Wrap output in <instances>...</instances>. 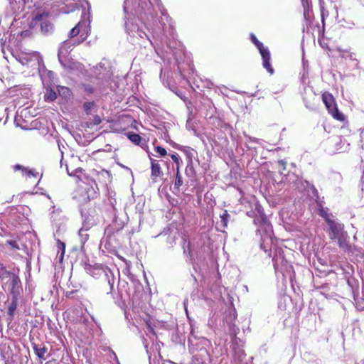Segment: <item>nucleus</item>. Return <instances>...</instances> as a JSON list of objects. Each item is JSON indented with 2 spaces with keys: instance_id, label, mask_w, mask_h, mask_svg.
Segmentation results:
<instances>
[{
  "instance_id": "obj_1",
  "label": "nucleus",
  "mask_w": 364,
  "mask_h": 364,
  "mask_svg": "<svg viewBox=\"0 0 364 364\" xmlns=\"http://www.w3.org/2000/svg\"><path fill=\"white\" fill-rule=\"evenodd\" d=\"M258 214L255 216L254 223L258 226L257 234L261 236L260 248L264 252H270L273 243L272 227L266 215L259 206H257Z\"/></svg>"
},
{
  "instance_id": "obj_2",
  "label": "nucleus",
  "mask_w": 364,
  "mask_h": 364,
  "mask_svg": "<svg viewBox=\"0 0 364 364\" xmlns=\"http://www.w3.org/2000/svg\"><path fill=\"white\" fill-rule=\"evenodd\" d=\"M321 98L328 114L336 120L343 122L346 117L339 111L335 97L329 92H323Z\"/></svg>"
},
{
  "instance_id": "obj_3",
  "label": "nucleus",
  "mask_w": 364,
  "mask_h": 364,
  "mask_svg": "<svg viewBox=\"0 0 364 364\" xmlns=\"http://www.w3.org/2000/svg\"><path fill=\"white\" fill-rule=\"evenodd\" d=\"M250 39L252 43L259 50L262 59V65L269 74L274 73V69L270 63L271 55L270 52L267 48H265L262 43H261L255 36V34H250Z\"/></svg>"
},
{
  "instance_id": "obj_4",
  "label": "nucleus",
  "mask_w": 364,
  "mask_h": 364,
  "mask_svg": "<svg viewBox=\"0 0 364 364\" xmlns=\"http://www.w3.org/2000/svg\"><path fill=\"white\" fill-rule=\"evenodd\" d=\"M9 287L10 294L12 295V297L16 296L18 298L23 289L21 282L18 274L13 275V278L10 280Z\"/></svg>"
},
{
  "instance_id": "obj_5",
  "label": "nucleus",
  "mask_w": 364,
  "mask_h": 364,
  "mask_svg": "<svg viewBox=\"0 0 364 364\" xmlns=\"http://www.w3.org/2000/svg\"><path fill=\"white\" fill-rule=\"evenodd\" d=\"M41 178V175L39 172L33 168H30L27 171L26 174L23 177V178L28 182L31 183H36L38 182L40 178Z\"/></svg>"
},
{
  "instance_id": "obj_6",
  "label": "nucleus",
  "mask_w": 364,
  "mask_h": 364,
  "mask_svg": "<svg viewBox=\"0 0 364 364\" xmlns=\"http://www.w3.org/2000/svg\"><path fill=\"white\" fill-rule=\"evenodd\" d=\"M151 161V171L152 177H159L163 174L161 166L157 160L152 159L149 156Z\"/></svg>"
},
{
  "instance_id": "obj_7",
  "label": "nucleus",
  "mask_w": 364,
  "mask_h": 364,
  "mask_svg": "<svg viewBox=\"0 0 364 364\" xmlns=\"http://www.w3.org/2000/svg\"><path fill=\"white\" fill-rule=\"evenodd\" d=\"M13 275H16V274L7 270L3 264H0V279L2 282L8 279L11 280L13 278Z\"/></svg>"
},
{
  "instance_id": "obj_8",
  "label": "nucleus",
  "mask_w": 364,
  "mask_h": 364,
  "mask_svg": "<svg viewBox=\"0 0 364 364\" xmlns=\"http://www.w3.org/2000/svg\"><path fill=\"white\" fill-rule=\"evenodd\" d=\"M18 297H12L11 303L8 306L7 314L12 320L18 306Z\"/></svg>"
},
{
  "instance_id": "obj_9",
  "label": "nucleus",
  "mask_w": 364,
  "mask_h": 364,
  "mask_svg": "<svg viewBox=\"0 0 364 364\" xmlns=\"http://www.w3.org/2000/svg\"><path fill=\"white\" fill-rule=\"evenodd\" d=\"M127 138L135 145H139L143 147V144H141L142 138L138 134L134 132H129L127 134Z\"/></svg>"
},
{
  "instance_id": "obj_10",
  "label": "nucleus",
  "mask_w": 364,
  "mask_h": 364,
  "mask_svg": "<svg viewBox=\"0 0 364 364\" xmlns=\"http://www.w3.org/2000/svg\"><path fill=\"white\" fill-rule=\"evenodd\" d=\"M36 355L41 360H45V354L47 352V348L45 346L39 347L38 345L35 344L33 347Z\"/></svg>"
},
{
  "instance_id": "obj_11",
  "label": "nucleus",
  "mask_w": 364,
  "mask_h": 364,
  "mask_svg": "<svg viewBox=\"0 0 364 364\" xmlns=\"http://www.w3.org/2000/svg\"><path fill=\"white\" fill-rule=\"evenodd\" d=\"M85 40V38H83L82 41H77L76 43H71L70 42H68V41H65L63 44V46H61L60 48V52L61 53H63V51H65L66 53H68L69 51V50H72V48L75 46V45H79L80 43H81L82 42H83Z\"/></svg>"
},
{
  "instance_id": "obj_12",
  "label": "nucleus",
  "mask_w": 364,
  "mask_h": 364,
  "mask_svg": "<svg viewBox=\"0 0 364 364\" xmlns=\"http://www.w3.org/2000/svg\"><path fill=\"white\" fill-rule=\"evenodd\" d=\"M48 13H42V14H37L34 17H33L31 21V26L32 27L36 26L39 21H41L44 16H48Z\"/></svg>"
},
{
  "instance_id": "obj_13",
  "label": "nucleus",
  "mask_w": 364,
  "mask_h": 364,
  "mask_svg": "<svg viewBox=\"0 0 364 364\" xmlns=\"http://www.w3.org/2000/svg\"><path fill=\"white\" fill-rule=\"evenodd\" d=\"M237 314L235 309H230L227 313V315L225 316V319L227 321H230V323H232L237 318Z\"/></svg>"
},
{
  "instance_id": "obj_14",
  "label": "nucleus",
  "mask_w": 364,
  "mask_h": 364,
  "mask_svg": "<svg viewBox=\"0 0 364 364\" xmlns=\"http://www.w3.org/2000/svg\"><path fill=\"white\" fill-rule=\"evenodd\" d=\"M12 169L14 172L21 171V176L23 178L26 174L27 171H28L29 168L23 166L20 164H16L12 166Z\"/></svg>"
},
{
  "instance_id": "obj_15",
  "label": "nucleus",
  "mask_w": 364,
  "mask_h": 364,
  "mask_svg": "<svg viewBox=\"0 0 364 364\" xmlns=\"http://www.w3.org/2000/svg\"><path fill=\"white\" fill-rule=\"evenodd\" d=\"M183 185V178L180 171H177L174 181V188L179 191L180 187Z\"/></svg>"
},
{
  "instance_id": "obj_16",
  "label": "nucleus",
  "mask_w": 364,
  "mask_h": 364,
  "mask_svg": "<svg viewBox=\"0 0 364 364\" xmlns=\"http://www.w3.org/2000/svg\"><path fill=\"white\" fill-rule=\"evenodd\" d=\"M44 98H45L46 101L53 102L56 100L57 94L52 89H50L49 90H48L46 94L45 95Z\"/></svg>"
},
{
  "instance_id": "obj_17",
  "label": "nucleus",
  "mask_w": 364,
  "mask_h": 364,
  "mask_svg": "<svg viewBox=\"0 0 364 364\" xmlns=\"http://www.w3.org/2000/svg\"><path fill=\"white\" fill-rule=\"evenodd\" d=\"M57 246L59 250H60V255L59 257L60 262H62L64 257L65 252V245L64 242L60 241V240H57Z\"/></svg>"
},
{
  "instance_id": "obj_18",
  "label": "nucleus",
  "mask_w": 364,
  "mask_h": 364,
  "mask_svg": "<svg viewBox=\"0 0 364 364\" xmlns=\"http://www.w3.org/2000/svg\"><path fill=\"white\" fill-rule=\"evenodd\" d=\"M304 18L307 21H311V19L313 18V11L309 9L307 4H306V5H304Z\"/></svg>"
},
{
  "instance_id": "obj_19",
  "label": "nucleus",
  "mask_w": 364,
  "mask_h": 364,
  "mask_svg": "<svg viewBox=\"0 0 364 364\" xmlns=\"http://www.w3.org/2000/svg\"><path fill=\"white\" fill-rule=\"evenodd\" d=\"M80 31V23H78L75 26H74L69 33V37L70 38H74L77 36Z\"/></svg>"
},
{
  "instance_id": "obj_20",
  "label": "nucleus",
  "mask_w": 364,
  "mask_h": 364,
  "mask_svg": "<svg viewBox=\"0 0 364 364\" xmlns=\"http://www.w3.org/2000/svg\"><path fill=\"white\" fill-rule=\"evenodd\" d=\"M101 122H102V119H101L100 117L98 115H95L92 121L90 122H87L86 124H87V127H90L92 126L99 125Z\"/></svg>"
},
{
  "instance_id": "obj_21",
  "label": "nucleus",
  "mask_w": 364,
  "mask_h": 364,
  "mask_svg": "<svg viewBox=\"0 0 364 364\" xmlns=\"http://www.w3.org/2000/svg\"><path fill=\"white\" fill-rule=\"evenodd\" d=\"M332 142L335 144V148L336 150L340 149L341 148L342 136H335L332 139Z\"/></svg>"
},
{
  "instance_id": "obj_22",
  "label": "nucleus",
  "mask_w": 364,
  "mask_h": 364,
  "mask_svg": "<svg viewBox=\"0 0 364 364\" xmlns=\"http://www.w3.org/2000/svg\"><path fill=\"white\" fill-rule=\"evenodd\" d=\"M95 105V102H87L84 104V109L87 114H90L92 107Z\"/></svg>"
},
{
  "instance_id": "obj_23",
  "label": "nucleus",
  "mask_w": 364,
  "mask_h": 364,
  "mask_svg": "<svg viewBox=\"0 0 364 364\" xmlns=\"http://www.w3.org/2000/svg\"><path fill=\"white\" fill-rule=\"evenodd\" d=\"M154 150L159 154L160 156H165L167 154L166 150L161 146H154Z\"/></svg>"
},
{
  "instance_id": "obj_24",
  "label": "nucleus",
  "mask_w": 364,
  "mask_h": 364,
  "mask_svg": "<svg viewBox=\"0 0 364 364\" xmlns=\"http://www.w3.org/2000/svg\"><path fill=\"white\" fill-rule=\"evenodd\" d=\"M338 244L339 247L343 250H348V245L346 241V240L342 239L341 237L338 238Z\"/></svg>"
},
{
  "instance_id": "obj_25",
  "label": "nucleus",
  "mask_w": 364,
  "mask_h": 364,
  "mask_svg": "<svg viewBox=\"0 0 364 364\" xmlns=\"http://www.w3.org/2000/svg\"><path fill=\"white\" fill-rule=\"evenodd\" d=\"M230 217L228 211L225 210L223 215H220L222 222L224 223V226H227L228 218Z\"/></svg>"
},
{
  "instance_id": "obj_26",
  "label": "nucleus",
  "mask_w": 364,
  "mask_h": 364,
  "mask_svg": "<svg viewBox=\"0 0 364 364\" xmlns=\"http://www.w3.org/2000/svg\"><path fill=\"white\" fill-rule=\"evenodd\" d=\"M51 27L52 26L49 22H43L41 24V31L44 32H48Z\"/></svg>"
},
{
  "instance_id": "obj_27",
  "label": "nucleus",
  "mask_w": 364,
  "mask_h": 364,
  "mask_svg": "<svg viewBox=\"0 0 364 364\" xmlns=\"http://www.w3.org/2000/svg\"><path fill=\"white\" fill-rule=\"evenodd\" d=\"M6 244L10 245V247L12 250H19L20 249L17 242L15 240H7Z\"/></svg>"
},
{
  "instance_id": "obj_28",
  "label": "nucleus",
  "mask_w": 364,
  "mask_h": 364,
  "mask_svg": "<svg viewBox=\"0 0 364 364\" xmlns=\"http://www.w3.org/2000/svg\"><path fill=\"white\" fill-rule=\"evenodd\" d=\"M330 230L332 232V235L331 236V237L332 239H334L337 237V235L338 233V230L337 228V227L336 225H331L330 227Z\"/></svg>"
},
{
  "instance_id": "obj_29",
  "label": "nucleus",
  "mask_w": 364,
  "mask_h": 364,
  "mask_svg": "<svg viewBox=\"0 0 364 364\" xmlns=\"http://www.w3.org/2000/svg\"><path fill=\"white\" fill-rule=\"evenodd\" d=\"M318 211H319L320 216L325 218L326 220H328V214L323 208H319Z\"/></svg>"
},
{
  "instance_id": "obj_30",
  "label": "nucleus",
  "mask_w": 364,
  "mask_h": 364,
  "mask_svg": "<svg viewBox=\"0 0 364 364\" xmlns=\"http://www.w3.org/2000/svg\"><path fill=\"white\" fill-rule=\"evenodd\" d=\"M171 158L176 165H180V159L177 154H171Z\"/></svg>"
},
{
  "instance_id": "obj_31",
  "label": "nucleus",
  "mask_w": 364,
  "mask_h": 364,
  "mask_svg": "<svg viewBox=\"0 0 364 364\" xmlns=\"http://www.w3.org/2000/svg\"><path fill=\"white\" fill-rule=\"evenodd\" d=\"M97 174H98V175H99V174H101V175H104V174H105V175H107L108 177L110 176V173H109V171H107V170H105V169H102L101 171L97 172Z\"/></svg>"
},
{
  "instance_id": "obj_32",
  "label": "nucleus",
  "mask_w": 364,
  "mask_h": 364,
  "mask_svg": "<svg viewBox=\"0 0 364 364\" xmlns=\"http://www.w3.org/2000/svg\"><path fill=\"white\" fill-rule=\"evenodd\" d=\"M321 17H322L323 32L324 31V26H325V20H324L323 14H321Z\"/></svg>"
},
{
  "instance_id": "obj_33",
  "label": "nucleus",
  "mask_w": 364,
  "mask_h": 364,
  "mask_svg": "<svg viewBox=\"0 0 364 364\" xmlns=\"http://www.w3.org/2000/svg\"><path fill=\"white\" fill-rule=\"evenodd\" d=\"M188 169H189L190 171H193V167L192 166H191L190 167L187 166V167H186V174H188Z\"/></svg>"
},
{
  "instance_id": "obj_34",
  "label": "nucleus",
  "mask_w": 364,
  "mask_h": 364,
  "mask_svg": "<svg viewBox=\"0 0 364 364\" xmlns=\"http://www.w3.org/2000/svg\"><path fill=\"white\" fill-rule=\"evenodd\" d=\"M74 293V291H67L66 292V296L67 297H70V296Z\"/></svg>"
},
{
  "instance_id": "obj_35",
  "label": "nucleus",
  "mask_w": 364,
  "mask_h": 364,
  "mask_svg": "<svg viewBox=\"0 0 364 364\" xmlns=\"http://www.w3.org/2000/svg\"><path fill=\"white\" fill-rule=\"evenodd\" d=\"M62 90H65L67 92H69V89L68 87H61Z\"/></svg>"
},
{
  "instance_id": "obj_36",
  "label": "nucleus",
  "mask_w": 364,
  "mask_h": 364,
  "mask_svg": "<svg viewBox=\"0 0 364 364\" xmlns=\"http://www.w3.org/2000/svg\"><path fill=\"white\" fill-rule=\"evenodd\" d=\"M180 171V165H176V172Z\"/></svg>"
},
{
  "instance_id": "obj_37",
  "label": "nucleus",
  "mask_w": 364,
  "mask_h": 364,
  "mask_svg": "<svg viewBox=\"0 0 364 364\" xmlns=\"http://www.w3.org/2000/svg\"><path fill=\"white\" fill-rule=\"evenodd\" d=\"M279 163L282 164H285L282 160L279 161Z\"/></svg>"
},
{
  "instance_id": "obj_38",
  "label": "nucleus",
  "mask_w": 364,
  "mask_h": 364,
  "mask_svg": "<svg viewBox=\"0 0 364 364\" xmlns=\"http://www.w3.org/2000/svg\"><path fill=\"white\" fill-rule=\"evenodd\" d=\"M89 92H91L92 91V88H90L87 90Z\"/></svg>"
},
{
  "instance_id": "obj_39",
  "label": "nucleus",
  "mask_w": 364,
  "mask_h": 364,
  "mask_svg": "<svg viewBox=\"0 0 364 364\" xmlns=\"http://www.w3.org/2000/svg\"><path fill=\"white\" fill-rule=\"evenodd\" d=\"M23 1L24 3H26L27 1H28V0H23Z\"/></svg>"
},
{
  "instance_id": "obj_40",
  "label": "nucleus",
  "mask_w": 364,
  "mask_h": 364,
  "mask_svg": "<svg viewBox=\"0 0 364 364\" xmlns=\"http://www.w3.org/2000/svg\"><path fill=\"white\" fill-rule=\"evenodd\" d=\"M247 215L251 216V213H247Z\"/></svg>"
}]
</instances>
